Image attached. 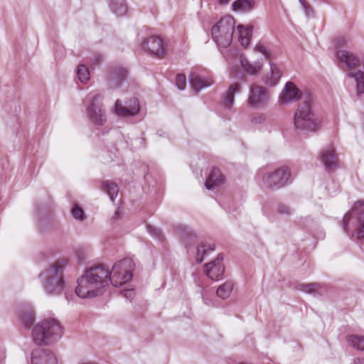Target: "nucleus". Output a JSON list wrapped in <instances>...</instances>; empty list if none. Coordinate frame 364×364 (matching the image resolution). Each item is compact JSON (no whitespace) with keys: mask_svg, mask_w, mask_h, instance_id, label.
I'll return each mask as SVG.
<instances>
[{"mask_svg":"<svg viewBox=\"0 0 364 364\" xmlns=\"http://www.w3.org/2000/svg\"><path fill=\"white\" fill-rule=\"evenodd\" d=\"M134 267L132 259L124 258L115 263L111 272L103 265L91 268L78 279L75 293L82 299L92 298L101 293L109 281L115 287L122 286L131 280Z\"/></svg>","mask_w":364,"mask_h":364,"instance_id":"f257e3e1","label":"nucleus"},{"mask_svg":"<svg viewBox=\"0 0 364 364\" xmlns=\"http://www.w3.org/2000/svg\"><path fill=\"white\" fill-rule=\"evenodd\" d=\"M314 99L308 95L303 98V102L299 104L294 115V126L296 129L316 132L321 127V119L315 112L312 105Z\"/></svg>","mask_w":364,"mask_h":364,"instance_id":"f03ea898","label":"nucleus"},{"mask_svg":"<svg viewBox=\"0 0 364 364\" xmlns=\"http://www.w3.org/2000/svg\"><path fill=\"white\" fill-rule=\"evenodd\" d=\"M68 264L65 259H60L50 264L41 274L43 287L46 294L58 295L65 287L63 272Z\"/></svg>","mask_w":364,"mask_h":364,"instance_id":"7ed1b4c3","label":"nucleus"},{"mask_svg":"<svg viewBox=\"0 0 364 364\" xmlns=\"http://www.w3.org/2000/svg\"><path fill=\"white\" fill-rule=\"evenodd\" d=\"M342 225L344 231L352 238L364 242V201H358L345 214Z\"/></svg>","mask_w":364,"mask_h":364,"instance_id":"20e7f679","label":"nucleus"},{"mask_svg":"<svg viewBox=\"0 0 364 364\" xmlns=\"http://www.w3.org/2000/svg\"><path fill=\"white\" fill-rule=\"evenodd\" d=\"M63 334V328L59 321L50 318L36 324L32 333L34 342L38 345L48 344L51 341Z\"/></svg>","mask_w":364,"mask_h":364,"instance_id":"39448f33","label":"nucleus"},{"mask_svg":"<svg viewBox=\"0 0 364 364\" xmlns=\"http://www.w3.org/2000/svg\"><path fill=\"white\" fill-rule=\"evenodd\" d=\"M235 24V21L233 17L230 15H226L212 27V38L218 47L225 48L230 46Z\"/></svg>","mask_w":364,"mask_h":364,"instance_id":"423d86ee","label":"nucleus"},{"mask_svg":"<svg viewBox=\"0 0 364 364\" xmlns=\"http://www.w3.org/2000/svg\"><path fill=\"white\" fill-rule=\"evenodd\" d=\"M290 172L287 167L282 166L274 171L261 168L257 177L267 188H280L289 181Z\"/></svg>","mask_w":364,"mask_h":364,"instance_id":"0eeeda50","label":"nucleus"},{"mask_svg":"<svg viewBox=\"0 0 364 364\" xmlns=\"http://www.w3.org/2000/svg\"><path fill=\"white\" fill-rule=\"evenodd\" d=\"M102 96L97 94L94 96L91 104L87 109L90 120L95 125L102 126L107 121L105 109L102 105Z\"/></svg>","mask_w":364,"mask_h":364,"instance_id":"6e6552de","label":"nucleus"},{"mask_svg":"<svg viewBox=\"0 0 364 364\" xmlns=\"http://www.w3.org/2000/svg\"><path fill=\"white\" fill-rule=\"evenodd\" d=\"M269 95L265 87L253 84L250 85L247 104L253 108L259 107L268 101Z\"/></svg>","mask_w":364,"mask_h":364,"instance_id":"1a4fd4ad","label":"nucleus"},{"mask_svg":"<svg viewBox=\"0 0 364 364\" xmlns=\"http://www.w3.org/2000/svg\"><path fill=\"white\" fill-rule=\"evenodd\" d=\"M139 103L136 97L131 98L123 105L120 100L115 103L114 112L120 117H130L137 114L139 112Z\"/></svg>","mask_w":364,"mask_h":364,"instance_id":"9d476101","label":"nucleus"},{"mask_svg":"<svg viewBox=\"0 0 364 364\" xmlns=\"http://www.w3.org/2000/svg\"><path fill=\"white\" fill-rule=\"evenodd\" d=\"M223 259V257L219 255L215 260L205 265V274L208 278L212 280H220L223 278L225 271Z\"/></svg>","mask_w":364,"mask_h":364,"instance_id":"9b49d317","label":"nucleus"},{"mask_svg":"<svg viewBox=\"0 0 364 364\" xmlns=\"http://www.w3.org/2000/svg\"><path fill=\"white\" fill-rule=\"evenodd\" d=\"M307 96L308 95L304 96V97ZM300 98H304V97L301 96V92L293 82H288L279 95V102L283 104H287L297 101Z\"/></svg>","mask_w":364,"mask_h":364,"instance_id":"f8f14e48","label":"nucleus"},{"mask_svg":"<svg viewBox=\"0 0 364 364\" xmlns=\"http://www.w3.org/2000/svg\"><path fill=\"white\" fill-rule=\"evenodd\" d=\"M142 46L143 48H146L152 55L159 58L163 57L166 53L162 39L156 36L149 37Z\"/></svg>","mask_w":364,"mask_h":364,"instance_id":"ddd939ff","label":"nucleus"},{"mask_svg":"<svg viewBox=\"0 0 364 364\" xmlns=\"http://www.w3.org/2000/svg\"><path fill=\"white\" fill-rule=\"evenodd\" d=\"M321 160L327 171H331L338 166V158L332 147L323 149L320 155Z\"/></svg>","mask_w":364,"mask_h":364,"instance_id":"4468645a","label":"nucleus"},{"mask_svg":"<svg viewBox=\"0 0 364 364\" xmlns=\"http://www.w3.org/2000/svg\"><path fill=\"white\" fill-rule=\"evenodd\" d=\"M241 90L242 85L240 82H234L230 84L224 94L222 105L225 108L230 109L234 103L235 95L240 93Z\"/></svg>","mask_w":364,"mask_h":364,"instance_id":"2eb2a0df","label":"nucleus"},{"mask_svg":"<svg viewBox=\"0 0 364 364\" xmlns=\"http://www.w3.org/2000/svg\"><path fill=\"white\" fill-rule=\"evenodd\" d=\"M240 62L243 71L250 75L259 74L263 67L262 61L257 60L255 63H251L243 55L240 56Z\"/></svg>","mask_w":364,"mask_h":364,"instance_id":"dca6fc26","label":"nucleus"},{"mask_svg":"<svg viewBox=\"0 0 364 364\" xmlns=\"http://www.w3.org/2000/svg\"><path fill=\"white\" fill-rule=\"evenodd\" d=\"M189 80L192 88L196 92L208 87L213 85V80L210 77H203L198 74L193 73L189 76Z\"/></svg>","mask_w":364,"mask_h":364,"instance_id":"f3484780","label":"nucleus"},{"mask_svg":"<svg viewBox=\"0 0 364 364\" xmlns=\"http://www.w3.org/2000/svg\"><path fill=\"white\" fill-rule=\"evenodd\" d=\"M31 364H57V359L50 352H37L32 353Z\"/></svg>","mask_w":364,"mask_h":364,"instance_id":"a211bd4d","label":"nucleus"},{"mask_svg":"<svg viewBox=\"0 0 364 364\" xmlns=\"http://www.w3.org/2000/svg\"><path fill=\"white\" fill-rule=\"evenodd\" d=\"M237 29L238 31V39L241 46L244 48H247L251 41L253 26L238 25Z\"/></svg>","mask_w":364,"mask_h":364,"instance_id":"6ab92c4d","label":"nucleus"},{"mask_svg":"<svg viewBox=\"0 0 364 364\" xmlns=\"http://www.w3.org/2000/svg\"><path fill=\"white\" fill-rule=\"evenodd\" d=\"M224 178V176L218 168H213L206 179L205 187L208 189L213 188L214 187L223 183Z\"/></svg>","mask_w":364,"mask_h":364,"instance_id":"aec40b11","label":"nucleus"},{"mask_svg":"<svg viewBox=\"0 0 364 364\" xmlns=\"http://www.w3.org/2000/svg\"><path fill=\"white\" fill-rule=\"evenodd\" d=\"M337 58L348 68H353L358 63L355 55L344 50H340L337 52Z\"/></svg>","mask_w":364,"mask_h":364,"instance_id":"412c9836","label":"nucleus"},{"mask_svg":"<svg viewBox=\"0 0 364 364\" xmlns=\"http://www.w3.org/2000/svg\"><path fill=\"white\" fill-rule=\"evenodd\" d=\"M269 65L270 74L267 75L264 82L269 86H274L279 81L282 74L275 64L269 63Z\"/></svg>","mask_w":364,"mask_h":364,"instance_id":"4be33fe9","label":"nucleus"},{"mask_svg":"<svg viewBox=\"0 0 364 364\" xmlns=\"http://www.w3.org/2000/svg\"><path fill=\"white\" fill-rule=\"evenodd\" d=\"M254 0H235L232 4V9L235 11H249L254 7Z\"/></svg>","mask_w":364,"mask_h":364,"instance_id":"5701e85b","label":"nucleus"},{"mask_svg":"<svg viewBox=\"0 0 364 364\" xmlns=\"http://www.w3.org/2000/svg\"><path fill=\"white\" fill-rule=\"evenodd\" d=\"M19 318L25 328H30L34 321V313L31 308L26 307L20 313Z\"/></svg>","mask_w":364,"mask_h":364,"instance_id":"b1692460","label":"nucleus"},{"mask_svg":"<svg viewBox=\"0 0 364 364\" xmlns=\"http://www.w3.org/2000/svg\"><path fill=\"white\" fill-rule=\"evenodd\" d=\"M127 70L123 68H117L113 70L109 75L111 81L114 82L112 86L117 87L127 76Z\"/></svg>","mask_w":364,"mask_h":364,"instance_id":"393cba45","label":"nucleus"},{"mask_svg":"<svg viewBox=\"0 0 364 364\" xmlns=\"http://www.w3.org/2000/svg\"><path fill=\"white\" fill-rule=\"evenodd\" d=\"M234 287V284L231 281L225 282V283L220 285L217 290H216V294L218 297H220L222 299H228Z\"/></svg>","mask_w":364,"mask_h":364,"instance_id":"a878e982","label":"nucleus"},{"mask_svg":"<svg viewBox=\"0 0 364 364\" xmlns=\"http://www.w3.org/2000/svg\"><path fill=\"white\" fill-rule=\"evenodd\" d=\"M348 76L355 79L358 95L364 93V73L361 70L350 72Z\"/></svg>","mask_w":364,"mask_h":364,"instance_id":"bb28decb","label":"nucleus"},{"mask_svg":"<svg viewBox=\"0 0 364 364\" xmlns=\"http://www.w3.org/2000/svg\"><path fill=\"white\" fill-rule=\"evenodd\" d=\"M102 189L107 195H109L112 201H114V198L118 195L119 188L116 183L109 181H104L102 183Z\"/></svg>","mask_w":364,"mask_h":364,"instance_id":"cd10ccee","label":"nucleus"},{"mask_svg":"<svg viewBox=\"0 0 364 364\" xmlns=\"http://www.w3.org/2000/svg\"><path fill=\"white\" fill-rule=\"evenodd\" d=\"M111 9L117 16H124L127 13V6L124 0H109Z\"/></svg>","mask_w":364,"mask_h":364,"instance_id":"c85d7f7f","label":"nucleus"},{"mask_svg":"<svg viewBox=\"0 0 364 364\" xmlns=\"http://www.w3.org/2000/svg\"><path fill=\"white\" fill-rule=\"evenodd\" d=\"M349 345L358 350H364V336L358 335H350L346 337Z\"/></svg>","mask_w":364,"mask_h":364,"instance_id":"c756f323","label":"nucleus"},{"mask_svg":"<svg viewBox=\"0 0 364 364\" xmlns=\"http://www.w3.org/2000/svg\"><path fill=\"white\" fill-rule=\"evenodd\" d=\"M215 250V245L213 244H205L204 242L200 243L198 246L197 251V262L201 263L204 259V256L208 252Z\"/></svg>","mask_w":364,"mask_h":364,"instance_id":"7c9ffc66","label":"nucleus"},{"mask_svg":"<svg viewBox=\"0 0 364 364\" xmlns=\"http://www.w3.org/2000/svg\"><path fill=\"white\" fill-rule=\"evenodd\" d=\"M177 231L186 246L188 245L186 242L188 239L193 240L196 237V235L186 227L179 226Z\"/></svg>","mask_w":364,"mask_h":364,"instance_id":"2f4dec72","label":"nucleus"},{"mask_svg":"<svg viewBox=\"0 0 364 364\" xmlns=\"http://www.w3.org/2000/svg\"><path fill=\"white\" fill-rule=\"evenodd\" d=\"M77 75L81 82H87L90 80V72L87 67L80 65L77 69Z\"/></svg>","mask_w":364,"mask_h":364,"instance_id":"473e14b6","label":"nucleus"},{"mask_svg":"<svg viewBox=\"0 0 364 364\" xmlns=\"http://www.w3.org/2000/svg\"><path fill=\"white\" fill-rule=\"evenodd\" d=\"M319 284L316 283H310V284H306L302 283L299 284L297 286V289L301 291H304L305 293L311 294L314 293L318 289Z\"/></svg>","mask_w":364,"mask_h":364,"instance_id":"72a5a7b5","label":"nucleus"},{"mask_svg":"<svg viewBox=\"0 0 364 364\" xmlns=\"http://www.w3.org/2000/svg\"><path fill=\"white\" fill-rule=\"evenodd\" d=\"M71 213L73 217L76 220H83L85 219L84 210L77 204H75L73 207Z\"/></svg>","mask_w":364,"mask_h":364,"instance_id":"f704fd0d","label":"nucleus"},{"mask_svg":"<svg viewBox=\"0 0 364 364\" xmlns=\"http://www.w3.org/2000/svg\"><path fill=\"white\" fill-rule=\"evenodd\" d=\"M255 50L263 54L267 60L271 59L270 51L265 47V46L262 43H257L255 47Z\"/></svg>","mask_w":364,"mask_h":364,"instance_id":"c9c22d12","label":"nucleus"},{"mask_svg":"<svg viewBox=\"0 0 364 364\" xmlns=\"http://www.w3.org/2000/svg\"><path fill=\"white\" fill-rule=\"evenodd\" d=\"M176 85L179 90H184L186 86V76L184 75L178 74L176 76Z\"/></svg>","mask_w":364,"mask_h":364,"instance_id":"e433bc0d","label":"nucleus"},{"mask_svg":"<svg viewBox=\"0 0 364 364\" xmlns=\"http://www.w3.org/2000/svg\"><path fill=\"white\" fill-rule=\"evenodd\" d=\"M266 116L263 114H257L252 117L251 122L255 125L261 124L266 121Z\"/></svg>","mask_w":364,"mask_h":364,"instance_id":"4c0bfd02","label":"nucleus"},{"mask_svg":"<svg viewBox=\"0 0 364 364\" xmlns=\"http://www.w3.org/2000/svg\"><path fill=\"white\" fill-rule=\"evenodd\" d=\"M277 212L281 215H290L292 213V210L286 205L279 204L277 207Z\"/></svg>","mask_w":364,"mask_h":364,"instance_id":"58836bf2","label":"nucleus"},{"mask_svg":"<svg viewBox=\"0 0 364 364\" xmlns=\"http://www.w3.org/2000/svg\"><path fill=\"white\" fill-rule=\"evenodd\" d=\"M148 231L151 235H152L154 237H160L161 236V230L159 229H157L156 228L148 226L147 227Z\"/></svg>","mask_w":364,"mask_h":364,"instance_id":"ea45409f","label":"nucleus"},{"mask_svg":"<svg viewBox=\"0 0 364 364\" xmlns=\"http://www.w3.org/2000/svg\"><path fill=\"white\" fill-rule=\"evenodd\" d=\"M300 4H301L307 16L310 15L311 13V7L307 4L305 0H299Z\"/></svg>","mask_w":364,"mask_h":364,"instance_id":"a19ab883","label":"nucleus"},{"mask_svg":"<svg viewBox=\"0 0 364 364\" xmlns=\"http://www.w3.org/2000/svg\"><path fill=\"white\" fill-rule=\"evenodd\" d=\"M347 43V40L344 37H339L334 40V44L336 46H343Z\"/></svg>","mask_w":364,"mask_h":364,"instance_id":"79ce46f5","label":"nucleus"},{"mask_svg":"<svg viewBox=\"0 0 364 364\" xmlns=\"http://www.w3.org/2000/svg\"><path fill=\"white\" fill-rule=\"evenodd\" d=\"M133 291L132 290H129V289H127V290H124L123 291V294L125 297L127 298H132V295H133Z\"/></svg>","mask_w":364,"mask_h":364,"instance_id":"37998d69","label":"nucleus"},{"mask_svg":"<svg viewBox=\"0 0 364 364\" xmlns=\"http://www.w3.org/2000/svg\"><path fill=\"white\" fill-rule=\"evenodd\" d=\"M355 364H364V358H356L354 360Z\"/></svg>","mask_w":364,"mask_h":364,"instance_id":"c03bdc74","label":"nucleus"}]
</instances>
